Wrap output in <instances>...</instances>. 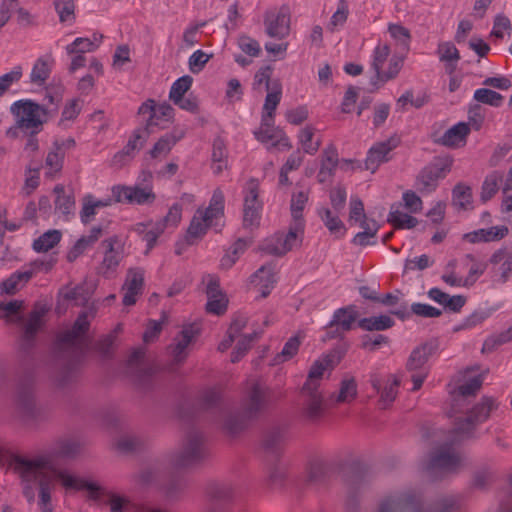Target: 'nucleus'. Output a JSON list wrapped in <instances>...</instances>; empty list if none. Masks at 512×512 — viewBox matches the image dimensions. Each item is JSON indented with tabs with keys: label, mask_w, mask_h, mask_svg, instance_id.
I'll return each instance as SVG.
<instances>
[{
	"label": "nucleus",
	"mask_w": 512,
	"mask_h": 512,
	"mask_svg": "<svg viewBox=\"0 0 512 512\" xmlns=\"http://www.w3.org/2000/svg\"><path fill=\"white\" fill-rule=\"evenodd\" d=\"M9 459L14 466L15 472L22 480L23 495L27 501H34L35 491L33 485L38 484V504H51V490L54 488L55 480L59 479L62 482L59 475L67 472L55 469L51 461L46 457L27 459L9 453Z\"/></svg>",
	"instance_id": "nucleus-1"
},
{
	"label": "nucleus",
	"mask_w": 512,
	"mask_h": 512,
	"mask_svg": "<svg viewBox=\"0 0 512 512\" xmlns=\"http://www.w3.org/2000/svg\"><path fill=\"white\" fill-rule=\"evenodd\" d=\"M89 326L87 312H81L72 328L61 332L57 337L56 348L62 361L61 369L57 375L60 386L66 385L75 376L78 364L88 346L85 334Z\"/></svg>",
	"instance_id": "nucleus-2"
},
{
	"label": "nucleus",
	"mask_w": 512,
	"mask_h": 512,
	"mask_svg": "<svg viewBox=\"0 0 512 512\" xmlns=\"http://www.w3.org/2000/svg\"><path fill=\"white\" fill-rule=\"evenodd\" d=\"M153 175L150 171H142L139 180L141 183L134 185H115L111 192L116 203L132 205H150L156 200V194L152 185Z\"/></svg>",
	"instance_id": "nucleus-3"
},
{
	"label": "nucleus",
	"mask_w": 512,
	"mask_h": 512,
	"mask_svg": "<svg viewBox=\"0 0 512 512\" xmlns=\"http://www.w3.org/2000/svg\"><path fill=\"white\" fill-rule=\"evenodd\" d=\"M59 476L65 488L74 490L85 489L89 492V497L92 500L98 501L101 496H106L108 498L107 504L110 506V512H124L125 506L130 503L127 497L106 490L95 482H90L69 473H61Z\"/></svg>",
	"instance_id": "nucleus-4"
},
{
	"label": "nucleus",
	"mask_w": 512,
	"mask_h": 512,
	"mask_svg": "<svg viewBox=\"0 0 512 512\" xmlns=\"http://www.w3.org/2000/svg\"><path fill=\"white\" fill-rule=\"evenodd\" d=\"M10 111L15 118V123L20 130L37 135L43 129V125L50 119L45 115L39 103L31 99H22L14 102Z\"/></svg>",
	"instance_id": "nucleus-5"
},
{
	"label": "nucleus",
	"mask_w": 512,
	"mask_h": 512,
	"mask_svg": "<svg viewBox=\"0 0 512 512\" xmlns=\"http://www.w3.org/2000/svg\"><path fill=\"white\" fill-rule=\"evenodd\" d=\"M224 216V195L216 189L210 199L209 206L203 211L198 209L193 216L187 233L188 238H199L205 235L209 227L218 226L217 221Z\"/></svg>",
	"instance_id": "nucleus-6"
},
{
	"label": "nucleus",
	"mask_w": 512,
	"mask_h": 512,
	"mask_svg": "<svg viewBox=\"0 0 512 512\" xmlns=\"http://www.w3.org/2000/svg\"><path fill=\"white\" fill-rule=\"evenodd\" d=\"M463 464L462 456L455 451L452 444L445 443L435 448L429 457L426 471L433 479L457 473Z\"/></svg>",
	"instance_id": "nucleus-7"
},
{
	"label": "nucleus",
	"mask_w": 512,
	"mask_h": 512,
	"mask_svg": "<svg viewBox=\"0 0 512 512\" xmlns=\"http://www.w3.org/2000/svg\"><path fill=\"white\" fill-rule=\"evenodd\" d=\"M208 452L206 441L197 429H191L183 439L182 446L172 457V464L177 468L189 467L206 458Z\"/></svg>",
	"instance_id": "nucleus-8"
},
{
	"label": "nucleus",
	"mask_w": 512,
	"mask_h": 512,
	"mask_svg": "<svg viewBox=\"0 0 512 512\" xmlns=\"http://www.w3.org/2000/svg\"><path fill=\"white\" fill-rule=\"evenodd\" d=\"M449 498L455 497H444L438 500L432 509L424 511L420 509L421 499L415 492H396L380 500L378 512H439L441 510V502Z\"/></svg>",
	"instance_id": "nucleus-9"
},
{
	"label": "nucleus",
	"mask_w": 512,
	"mask_h": 512,
	"mask_svg": "<svg viewBox=\"0 0 512 512\" xmlns=\"http://www.w3.org/2000/svg\"><path fill=\"white\" fill-rule=\"evenodd\" d=\"M15 408L18 416L25 422L35 421L41 417L34 394V381L31 376L21 379L17 385Z\"/></svg>",
	"instance_id": "nucleus-10"
},
{
	"label": "nucleus",
	"mask_w": 512,
	"mask_h": 512,
	"mask_svg": "<svg viewBox=\"0 0 512 512\" xmlns=\"http://www.w3.org/2000/svg\"><path fill=\"white\" fill-rule=\"evenodd\" d=\"M437 347L438 345L435 341H430L416 347L411 352L407 360L406 368L409 372L412 373V391H417L421 388L424 380L428 375L426 363L429 357L437 350Z\"/></svg>",
	"instance_id": "nucleus-11"
},
{
	"label": "nucleus",
	"mask_w": 512,
	"mask_h": 512,
	"mask_svg": "<svg viewBox=\"0 0 512 512\" xmlns=\"http://www.w3.org/2000/svg\"><path fill=\"white\" fill-rule=\"evenodd\" d=\"M304 232L299 226H289L288 232H277L273 236L267 238L261 244V251L273 255L284 256L297 246H300L303 240Z\"/></svg>",
	"instance_id": "nucleus-12"
},
{
	"label": "nucleus",
	"mask_w": 512,
	"mask_h": 512,
	"mask_svg": "<svg viewBox=\"0 0 512 512\" xmlns=\"http://www.w3.org/2000/svg\"><path fill=\"white\" fill-rule=\"evenodd\" d=\"M452 160L436 158L421 169L417 178V189L421 193H431L438 187V182L451 171Z\"/></svg>",
	"instance_id": "nucleus-13"
},
{
	"label": "nucleus",
	"mask_w": 512,
	"mask_h": 512,
	"mask_svg": "<svg viewBox=\"0 0 512 512\" xmlns=\"http://www.w3.org/2000/svg\"><path fill=\"white\" fill-rule=\"evenodd\" d=\"M103 259L97 267V274L110 279L116 275L117 268L124 258V246L116 235L103 240L100 244Z\"/></svg>",
	"instance_id": "nucleus-14"
},
{
	"label": "nucleus",
	"mask_w": 512,
	"mask_h": 512,
	"mask_svg": "<svg viewBox=\"0 0 512 512\" xmlns=\"http://www.w3.org/2000/svg\"><path fill=\"white\" fill-rule=\"evenodd\" d=\"M497 408L495 400L490 397H484L482 401L475 405L469 415L464 419H459L455 423L454 432L459 438L470 437L477 425L486 421L490 412Z\"/></svg>",
	"instance_id": "nucleus-15"
},
{
	"label": "nucleus",
	"mask_w": 512,
	"mask_h": 512,
	"mask_svg": "<svg viewBox=\"0 0 512 512\" xmlns=\"http://www.w3.org/2000/svg\"><path fill=\"white\" fill-rule=\"evenodd\" d=\"M202 405L207 410H217L223 418V427L230 433L235 434L244 428V422L238 416L230 414L223 406L219 390L211 388L204 391Z\"/></svg>",
	"instance_id": "nucleus-16"
},
{
	"label": "nucleus",
	"mask_w": 512,
	"mask_h": 512,
	"mask_svg": "<svg viewBox=\"0 0 512 512\" xmlns=\"http://www.w3.org/2000/svg\"><path fill=\"white\" fill-rule=\"evenodd\" d=\"M265 31L269 37L284 39L290 32V10L283 5L268 10L264 16Z\"/></svg>",
	"instance_id": "nucleus-17"
},
{
	"label": "nucleus",
	"mask_w": 512,
	"mask_h": 512,
	"mask_svg": "<svg viewBox=\"0 0 512 512\" xmlns=\"http://www.w3.org/2000/svg\"><path fill=\"white\" fill-rule=\"evenodd\" d=\"M301 395L303 398L301 409L302 418L308 423H319L326 412L323 394L319 389L306 390L302 388Z\"/></svg>",
	"instance_id": "nucleus-18"
},
{
	"label": "nucleus",
	"mask_w": 512,
	"mask_h": 512,
	"mask_svg": "<svg viewBox=\"0 0 512 512\" xmlns=\"http://www.w3.org/2000/svg\"><path fill=\"white\" fill-rule=\"evenodd\" d=\"M138 114L148 115L144 128L149 131V133H152L154 127L164 128L160 123L161 120L169 122L173 119L174 109L166 102L156 106L154 100L149 99L141 104L138 109Z\"/></svg>",
	"instance_id": "nucleus-19"
},
{
	"label": "nucleus",
	"mask_w": 512,
	"mask_h": 512,
	"mask_svg": "<svg viewBox=\"0 0 512 512\" xmlns=\"http://www.w3.org/2000/svg\"><path fill=\"white\" fill-rule=\"evenodd\" d=\"M54 264V261L38 262L35 261L30 268L16 271L9 278L0 284L1 292L9 295L15 294L20 284L27 283L36 272H48Z\"/></svg>",
	"instance_id": "nucleus-20"
},
{
	"label": "nucleus",
	"mask_w": 512,
	"mask_h": 512,
	"mask_svg": "<svg viewBox=\"0 0 512 512\" xmlns=\"http://www.w3.org/2000/svg\"><path fill=\"white\" fill-rule=\"evenodd\" d=\"M272 399V391L258 382L252 383L244 404L248 417H254L267 408Z\"/></svg>",
	"instance_id": "nucleus-21"
},
{
	"label": "nucleus",
	"mask_w": 512,
	"mask_h": 512,
	"mask_svg": "<svg viewBox=\"0 0 512 512\" xmlns=\"http://www.w3.org/2000/svg\"><path fill=\"white\" fill-rule=\"evenodd\" d=\"M155 371L153 366L144 363V352L141 349L133 351L126 362V373L142 387L148 386Z\"/></svg>",
	"instance_id": "nucleus-22"
},
{
	"label": "nucleus",
	"mask_w": 512,
	"mask_h": 512,
	"mask_svg": "<svg viewBox=\"0 0 512 512\" xmlns=\"http://www.w3.org/2000/svg\"><path fill=\"white\" fill-rule=\"evenodd\" d=\"M399 143V138L395 136L385 141L375 143L367 153L365 168L374 173L380 164L388 162L391 159L389 153L395 149Z\"/></svg>",
	"instance_id": "nucleus-23"
},
{
	"label": "nucleus",
	"mask_w": 512,
	"mask_h": 512,
	"mask_svg": "<svg viewBox=\"0 0 512 512\" xmlns=\"http://www.w3.org/2000/svg\"><path fill=\"white\" fill-rule=\"evenodd\" d=\"M144 290V270L139 267L129 268L125 282L122 286L124 292L122 303L124 306H132Z\"/></svg>",
	"instance_id": "nucleus-24"
},
{
	"label": "nucleus",
	"mask_w": 512,
	"mask_h": 512,
	"mask_svg": "<svg viewBox=\"0 0 512 512\" xmlns=\"http://www.w3.org/2000/svg\"><path fill=\"white\" fill-rule=\"evenodd\" d=\"M199 335V328L194 324L186 325L174 338V343L169 347L175 364H181L188 356L187 348Z\"/></svg>",
	"instance_id": "nucleus-25"
},
{
	"label": "nucleus",
	"mask_w": 512,
	"mask_h": 512,
	"mask_svg": "<svg viewBox=\"0 0 512 512\" xmlns=\"http://www.w3.org/2000/svg\"><path fill=\"white\" fill-rule=\"evenodd\" d=\"M370 384L375 392L380 394L379 403L385 409L396 399L400 381L393 375H389L384 380L379 375L373 374L370 377Z\"/></svg>",
	"instance_id": "nucleus-26"
},
{
	"label": "nucleus",
	"mask_w": 512,
	"mask_h": 512,
	"mask_svg": "<svg viewBox=\"0 0 512 512\" xmlns=\"http://www.w3.org/2000/svg\"><path fill=\"white\" fill-rule=\"evenodd\" d=\"M186 134V130L184 128L175 127L171 132L166 133L153 145V147L149 150L148 154L153 159H162L165 158L175 144L181 140Z\"/></svg>",
	"instance_id": "nucleus-27"
},
{
	"label": "nucleus",
	"mask_w": 512,
	"mask_h": 512,
	"mask_svg": "<svg viewBox=\"0 0 512 512\" xmlns=\"http://www.w3.org/2000/svg\"><path fill=\"white\" fill-rule=\"evenodd\" d=\"M44 309H34L29 314L28 320L24 326L23 337L21 340V348L25 351L29 350L33 344L35 335L43 325Z\"/></svg>",
	"instance_id": "nucleus-28"
},
{
	"label": "nucleus",
	"mask_w": 512,
	"mask_h": 512,
	"mask_svg": "<svg viewBox=\"0 0 512 512\" xmlns=\"http://www.w3.org/2000/svg\"><path fill=\"white\" fill-rule=\"evenodd\" d=\"M53 192L56 195L54 201L55 211L61 213L64 220H70L75 214V198L73 192H67L65 187L61 184H57Z\"/></svg>",
	"instance_id": "nucleus-29"
},
{
	"label": "nucleus",
	"mask_w": 512,
	"mask_h": 512,
	"mask_svg": "<svg viewBox=\"0 0 512 512\" xmlns=\"http://www.w3.org/2000/svg\"><path fill=\"white\" fill-rule=\"evenodd\" d=\"M333 361L334 355L330 354L314 361L302 388H305L306 390L319 389L320 379L322 378L325 370L333 368Z\"/></svg>",
	"instance_id": "nucleus-30"
},
{
	"label": "nucleus",
	"mask_w": 512,
	"mask_h": 512,
	"mask_svg": "<svg viewBox=\"0 0 512 512\" xmlns=\"http://www.w3.org/2000/svg\"><path fill=\"white\" fill-rule=\"evenodd\" d=\"M255 138L262 143L271 142L273 148L290 149L292 147L289 138L275 128H259L254 131Z\"/></svg>",
	"instance_id": "nucleus-31"
},
{
	"label": "nucleus",
	"mask_w": 512,
	"mask_h": 512,
	"mask_svg": "<svg viewBox=\"0 0 512 512\" xmlns=\"http://www.w3.org/2000/svg\"><path fill=\"white\" fill-rule=\"evenodd\" d=\"M63 91L64 89L61 86L49 87L46 89L42 103H39V106L50 120L58 114L59 106L63 100Z\"/></svg>",
	"instance_id": "nucleus-32"
},
{
	"label": "nucleus",
	"mask_w": 512,
	"mask_h": 512,
	"mask_svg": "<svg viewBox=\"0 0 512 512\" xmlns=\"http://www.w3.org/2000/svg\"><path fill=\"white\" fill-rule=\"evenodd\" d=\"M285 439L286 430L281 427H274L265 433L263 438V448L267 453L277 458Z\"/></svg>",
	"instance_id": "nucleus-33"
},
{
	"label": "nucleus",
	"mask_w": 512,
	"mask_h": 512,
	"mask_svg": "<svg viewBox=\"0 0 512 512\" xmlns=\"http://www.w3.org/2000/svg\"><path fill=\"white\" fill-rule=\"evenodd\" d=\"M470 131L469 125L460 122L449 128L439 139V143L447 147H455L464 144Z\"/></svg>",
	"instance_id": "nucleus-34"
},
{
	"label": "nucleus",
	"mask_w": 512,
	"mask_h": 512,
	"mask_svg": "<svg viewBox=\"0 0 512 512\" xmlns=\"http://www.w3.org/2000/svg\"><path fill=\"white\" fill-rule=\"evenodd\" d=\"M308 197V191L295 192L291 197L290 209L293 221L290 225L301 227V231L303 232L305 228V222L302 216V212L308 202Z\"/></svg>",
	"instance_id": "nucleus-35"
},
{
	"label": "nucleus",
	"mask_w": 512,
	"mask_h": 512,
	"mask_svg": "<svg viewBox=\"0 0 512 512\" xmlns=\"http://www.w3.org/2000/svg\"><path fill=\"white\" fill-rule=\"evenodd\" d=\"M357 318V311L355 306L349 305L346 307L339 308L334 311L330 326L338 324L340 329L344 331H350L353 328V324Z\"/></svg>",
	"instance_id": "nucleus-36"
},
{
	"label": "nucleus",
	"mask_w": 512,
	"mask_h": 512,
	"mask_svg": "<svg viewBox=\"0 0 512 512\" xmlns=\"http://www.w3.org/2000/svg\"><path fill=\"white\" fill-rule=\"evenodd\" d=\"M394 324V320L388 315L366 317L358 321V327L364 331H384Z\"/></svg>",
	"instance_id": "nucleus-37"
},
{
	"label": "nucleus",
	"mask_w": 512,
	"mask_h": 512,
	"mask_svg": "<svg viewBox=\"0 0 512 512\" xmlns=\"http://www.w3.org/2000/svg\"><path fill=\"white\" fill-rule=\"evenodd\" d=\"M206 495L213 502H226L233 498L234 490L228 483L212 482L206 487Z\"/></svg>",
	"instance_id": "nucleus-38"
},
{
	"label": "nucleus",
	"mask_w": 512,
	"mask_h": 512,
	"mask_svg": "<svg viewBox=\"0 0 512 512\" xmlns=\"http://www.w3.org/2000/svg\"><path fill=\"white\" fill-rule=\"evenodd\" d=\"M318 215L331 234H333L336 238H341L344 236L346 229L337 214H334L328 208H321L318 211Z\"/></svg>",
	"instance_id": "nucleus-39"
},
{
	"label": "nucleus",
	"mask_w": 512,
	"mask_h": 512,
	"mask_svg": "<svg viewBox=\"0 0 512 512\" xmlns=\"http://www.w3.org/2000/svg\"><path fill=\"white\" fill-rule=\"evenodd\" d=\"M357 396V383L353 377L343 379L340 383V389L337 394L330 396V400L337 404L350 403Z\"/></svg>",
	"instance_id": "nucleus-40"
},
{
	"label": "nucleus",
	"mask_w": 512,
	"mask_h": 512,
	"mask_svg": "<svg viewBox=\"0 0 512 512\" xmlns=\"http://www.w3.org/2000/svg\"><path fill=\"white\" fill-rule=\"evenodd\" d=\"M390 55V47L387 44L378 45L373 51V58L371 62V68L373 69L375 75L371 78V83L373 85L377 84V80L383 71V65L387 61Z\"/></svg>",
	"instance_id": "nucleus-41"
},
{
	"label": "nucleus",
	"mask_w": 512,
	"mask_h": 512,
	"mask_svg": "<svg viewBox=\"0 0 512 512\" xmlns=\"http://www.w3.org/2000/svg\"><path fill=\"white\" fill-rule=\"evenodd\" d=\"M54 8L62 24L73 25L76 20L75 0H53Z\"/></svg>",
	"instance_id": "nucleus-42"
},
{
	"label": "nucleus",
	"mask_w": 512,
	"mask_h": 512,
	"mask_svg": "<svg viewBox=\"0 0 512 512\" xmlns=\"http://www.w3.org/2000/svg\"><path fill=\"white\" fill-rule=\"evenodd\" d=\"M149 131L145 128H139L133 131L132 135L128 139V142L123 147L124 154H127L131 159H133L136 155V152L141 150L144 143L146 142Z\"/></svg>",
	"instance_id": "nucleus-43"
},
{
	"label": "nucleus",
	"mask_w": 512,
	"mask_h": 512,
	"mask_svg": "<svg viewBox=\"0 0 512 512\" xmlns=\"http://www.w3.org/2000/svg\"><path fill=\"white\" fill-rule=\"evenodd\" d=\"M65 155L57 150L53 145L45 159L46 177H54L59 174L63 168Z\"/></svg>",
	"instance_id": "nucleus-44"
},
{
	"label": "nucleus",
	"mask_w": 512,
	"mask_h": 512,
	"mask_svg": "<svg viewBox=\"0 0 512 512\" xmlns=\"http://www.w3.org/2000/svg\"><path fill=\"white\" fill-rule=\"evenodd\" d=\"M101 38L102 36L97 38L96 35H94L93 40L89 38L78 37L71 44L66 46V52L69 55H73L74 53L84 55L86 52H93L99 46Z\"/></svg>",
	"instance_id": "nucleus-45"
},
{
	"label": "nucleus",
	"mask_w": 512,
	"mask_h": 512,
	"mask_svg": "<svg viewBox=\"0 0 512 512\" xmlns=\"http://www.w3.org/2000/svg\"><path fill=\"white\" fill-rule=\"evenodd\" d=\"M61 237L60 230H49L34 240L33 249L37 252H47L60 242Z\"/></svg>",
	"instance_id": "nucleus-46"
},
{
	"label": "nucleus",
	"mask_w": 512,
	"mask_h": 512,
	"mask_svg": "<svg viewBox=\"0 0 512 512\" xmlns=\"http://www.w3.org/2000/svg\"><path fill=\"white\" fill-rule=\"evenodd\" d=\"M81 451V443L74 438L59 439L54 446V453L60 457L72 458Z\"/></svg>",
	"instance_id": "nucleus-47"
},
{
	"label": "nucleus",
	"mask_w": 512,
	"mask_h": 512,
	"mask_svg": "<svg viewBox=\"0 0 512 512\" xmlns=\"http://www.w3.org/2000/svg\"><path fill=\"white\" fill-rule=\"evenodd\" d=\"M259 198V182L257 179H250L244 188L243 208L262 210V203Z\"/></svg>",
	"instance_id": "nucleus-48"
},
{
	"label": "nucleus",
	"mask_w": 512,
	"mask_h": 512,
	"mask_svg": "<svg viewBox=\"0 0 512 512\" xmlns=\"http://www.w3.org/2000/svg\"><path fill=\"white\" fill-rule=\"evenodd\" d=\"M249 242L246 239L239 238L235 243L231 246L230 250L222 257L221 259V267L224 269L231 268L239 256L244 253V251L248 248Z\"/></svg>",
	"instance_id": "nucleus-49"
},
{
	"label": "nucleus",
	"mask_w": 512,
	"mask_h": 512,
	"mask_svg": "<svg viewBox=\"0 0 512 512\" xmlns=\"http://www.w3.org/2000/svg\"><path fill=\"white\" fill-rule=\"evenodd\" d=\"M387 221L396 229H411L418 224L415 217L394 209V206L391 207Z\"/></svg>",
	"instance_id": "nucleus-50"
},
{
	"label": "nucleus",
	"mask_w": 512,
	"mask_h": 512,
	"mask_svg": "<svg viewBox=\"0 0 512 512\" xmlns=\"http://www.w3.org/2000/svg\"><path fill=\"white\" fill-rule=\"evenodd\" d=\"M301 345V338L298 335L290 337L284 344L281 352H279L273 359V364L278 365L292 359L299 350Z\"/></svg>",
	"instance_id": "nucleus-51"
},
{
	"label": "nucleus",
	"mask_w": 512,
	"mask_h": 512,
	"mask_svg": "<svg viewBox=\"0 0 512 512\" xmlns=\"http://www.w3.org/2000/svg\"><path fill=\"white\" fill-rule=\"evenodd\" d=\"M50 72L51 66L48 60L44 57H40L39 59H37L32 68L30 80L33 84L41 86L49 78Z\"/></svg>",
	"instance_id": "nucleus-52"
},
{
	"label": "nucleus",
	"mask_w": 512,
	"mask_h": 512,
	"mask_svg": "<svg viewBox=\"0 0 512 512\" xmlns=\"http://www.w3.org/2000/svg\"><path fill=\"white\" fill-rule=\"evenodd\" d=\"M453 205L460 209H466L472 202L471 188L463 183H458L452 190Z\"/></svg>",
	"instance_id": "nucleus-53"
},
{
	"label": "nucleus",
	"mask_w": 512,
	"mask_h": 512,
	"mask_svg": "<svg viewBox=\"0 0 512 512\" xmlns=\"http://www.w3.org/2000/svg\"><path fill=\"white\" fill-rule=\"evenodd\" d=\"M267 95L265 98V102L263 105V113L262 114H274L278 104L281 100V84L279 80H274L272 83V90L267 91Z\"/></svg>",
	"instance_id": "nucleus-54"
},
{
	"label": "nucleus",
	"mask_w": 512,
	"mask_h": 512,
	"mask_svg": "<svg viewBox=\"0 0 512 512\" xmlns=\"http://www.w3.org/2000/svg\"><path fill=\"white\" fill-rule=\"evenodd\" d=\"M473 98L479 103L487 104L493 107H500L504 99L500 93L487 88L477 89L474 92Z\"/></svg>",
	"instance_id": "nucleus-55"
},
{
	"label": "nucleus",
	"mask_w": 512,
	"mask_h": 512,
	"mask_svg": "<svg viewBox=\"0 0 512 512\" xmlns=\"http://www.w3.org/2000/svg\"><path fill=\"white\" fill-rule=\"evenodd\" d=\"M502 180V175L499 172H492L489 174L482 185L481 200L486 202L490 200L498 191V183Z\"/></svg>",
	"instance_id": "nucleus-56"
},
{
	"label": "nucleus",
	"mask_w": 512,
	"mask_h": 512,
	"mask_svg": "<svg viewBox=\"0 0 512 512\" xmlns=\"http://www.w3.org/2000/svg\"><path fill=\"white\" fill-rule=\"evenodd\" d=\"M193 79L189 75H184L178 78L171 86L169 92V99L172 102L180 101L185 93L190 89Z\"/></svg>",
	"instance_id": "nucleus-57"
},
{
	"label": "nucleus",
	"mask_w": 512,
	"mask_h": 512,
	"mask_svg": "<svg viewBox=\"0 0 512 512\" xmlns=\"http://www.w3.org/2000/svg\"><path fill=\"white\" fill-rule=\"evenodd\" d=\"M314 131L315 129L312 126H306L298 136L304 152L310 155L315 154L320 147V141L313 142Z\"/></svg>",
	"instance_id": "nucleus-58"
},
{
	"label": "nucleus",
	"mask_w": 512,
	"mask_h": 512,
	"mask_svg": "<svg viewBox=\"0 0 512 512\" xmlns=\"http://www.w3.org/2000/svg\"><path fill=\"white\" fill-rule=\"evenodd\" d=\"M483 383L482 375H476L469 379L464 384L460 385L457 388V394L454 396V401L460 400V398H465L467 396H473L480 389Z\"/></svg>",
	"instance_id": "nucleus-59"
},
{
	"label": "nucleus",
	"mask_w": 512,
	"mask_h": 512,
	"mask_svg": "<svg viewBox=\"0 0 512 512\" xmlns=\"http://www.w3.org/2000/svg\"><path fill=\"white\" fill-rule=\"evenodd\" d=\"M273 69L271 66H264L261 67L255 74L254 80H253V89L255 90H261L262 85H264V88L266 91L272 90V83L271 76H272Z\"/></svg>",
	"instance_id": "nucleus-60"
},
{
	"label": "nucleus",
	"mask_w": 512,
	"mask_h": 512,
	"mask_svg": "<svg viewBox=\"0 0 512 512\" xmlns=\"http://www.w3.org/2000/svg\"><path fill=\"white\" fill-rule=\"evenodd\" d=\"M339 162L338 152L334 145H329L322 152L320 169L335 172Z\"/></svg>",
	"instance_id": "nucleus-61"
},
{
	"label": "nucleus",
	"mask_w": 512,
	"mask_h": 512,
	"mask_svg": "<svg viewBox=\"0 0 512 512\" xmlns=\"http://www.w3.org/2000/svg\"><path fill=\"white\" fill-rule=\"evenodd\" d=\"M328 474V467L325 463L316 461L311 463L308 471L307 480L312 484L323 483Z\"/></svg>",
	"instance_id": "nucleus-62"
},
{
	"label": "nucleus",
	"mask_w": 512,
	"mask_h": 512,
	"mask_svg": "<svg viewBox=\"0 0 512 512\" xmlns=\"http://www.w3.org/2000/svg\"><path fill=\"white\" fill-rule=\"evenodd\" d=\"M388 32L396 42L403 45L405 48L409 47L411 34L406 27L400 24L390 23L388 25Z\"/></svg>",
	"instance_id": "nucleus-63"
},
{
	"label": "nucleus",
	"mask_w": 512,
	"mask_h": 512,
	"mask_svg": "<svg viewBox=\"0 0 512 512\" xmlns=\"http://www.w3.org/2000/svg\"><path fill=\"white\" fill-rule=\"evenodd\" d=\"M210 58H211V55L205 53L202 50H196L189 57V60H188L189 70L193 74H198L199 72H201L204 69L205 65L210 60Z\"/></svg>",
	"instance_id": "nucleus-64"
}]
</instances>
